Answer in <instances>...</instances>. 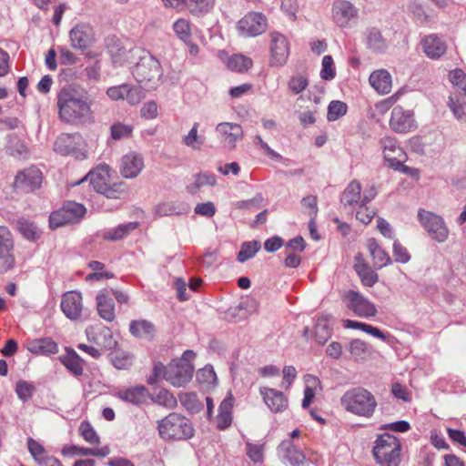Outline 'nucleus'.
Returning <instances> with one entry per match:
<instances>
[{
    "label": "nucleus",
    "instance_id": "28",
    "mask_svg": "<svg viewBox=\"0 0 466 466\" xmlns=\"http://www.w3.org/2000/svg\"><path fill=\"white\" fill-rule=\"evenodd\" d=\"M234 404V397L229 393L220 403L218 407V414L217 416V427L219 430H225L231 425L232 422V408Z\"/></svg>",
    "mask_w": 466,
    "mask_h": 466
},
{
    "label": "nucleus",
    "instance_id": "13",
    "mask_svg": "<svg viewBox=\"0 0 466 466\" xmlns=\"http://www.w3.org/2000/svg\"><path fill=\"white\" fill-rule=\"evenodd\" d=\"M194 367L183 361H174L167 366V381L175 387H183L193 376Z\"/></svg>",
    "mask_w": 466,
    "mask_h": 466
},
{
    "label": "nucleus",
    "instance_id": "41",
    "mask_svg": "<svg viewBox=\"0 0 466 466\" xmlns=\"http://www.w3.org/2000/svg\"><path fill=\"white\" fill-rule=\"evenodd\" d=\"M380 145L382 148L384 158L392 156L405 157L404 150L400 147L395 137H384L380 140Z\"/></svg>",
    "mask_w": 466,
    "mask_h": 466
},
{
    "label": "nucleus",
    "instance_id": "31",
    "mask_svg": "<svg viewBox=\"0 0 466 466\" xmlns=\"http://www.w3.org/2000/svg\"><path fill=\"white\" fill-rule=\"evenodd\" d=\"M361 184L352 180L342 192L340 203L344 208L352 207L361 202Z\"/></svg>",
    "mask_w": 466,
    "mask_h": 466
},
{
    "label": "nucleus",
    "instance_id": "12",
    "mask_svg": "<svg viewBox=\"0 0 466 466\" xmlns=\"http://www.w3.org/2000/svg\"><path fill=\"white\" fill-rule=\"evenodd\" d=\"M269 36V64L271 66H283L287 63L289 56L288 39L284 35L279 32H271Z\"/></svg>",
    "mask_w": 466,
    "mask_h": 466
},
{
    "label": "nucleus",
    "instance_id": "7",
    "mask_svg": "<svg viewBox=\"0 0 466 466\" xmlns=\"http://www.w3.org/2000/svg\"><path fill=\"white\" fill-rule=\"evenodd\" d=\"M360 15L359 8L349 0H334L331 5V19L341 29L350 28Z\"/></svg>",
    "mask_w": 466,
    "mask_h": 466
},
{
    "label": "nucleus",
    "instance_id": "44",
    "mask_svg": "<svg viewBox=\"0 0 466 466\" xmlns=\"http://www.w3.org/2000/svg\"><path fill=\"white\" fill-rule=\"evenodd\" d=\"M253 65L252 60L240 54L231 56L227 62V66L238 73L248 71Z\"/></svg>",
    "mask_w": 466,
    "mask_h": 466
},
{
    "label": "nucleus",
    "instance_id": "43",
    "mask_svg": "<svg viewBox=\"0 0 466 466\" xmlns=\"http://www.w3.org/2000/svg\"><path fill=\"white\" fill-rule=\"evenodd\" d=\"M62 363L74 375L80 376L83 374L82 360L74 350H67V354L62 359Z\"/></svg>",
    "mask_w": 466,
    "mask_h": 466
},
{
    "label": "nucleus",
    "instance_id": "49",
    "mask_svg": "<svg viewBox=\"0 0 466 466\" xmlns=\"http://www.w3.org/2000/svg\"><path fill=\"white\" fill-rule=\"evenodd\" d=\"M152 400L167 409H174L177 405V399L167 390L161 389L152 396Z\"/></svg>",
    "mask_w": 466,
    "mask_h": 466
},
{
    "label": "nucleus",
    "instance_id": "17",
    "mask_svg": "<svg viewBox=\"0 0 466 466\" xmlns=\"http://www.w3.org/2000/svg\"><path fill=\"white\" fill-rule=\"evenodd\" d=\"M216 132L218 134L220 141L230 150L234 149L237 143L244 137L242 127L236 123H219L216 127Z\"/></svg>",
    "mask_w": 466,
    "mask_h": 466
},
{
    "label": "nucleus",
    "instance_id": "20",
    "mask_svg": "<svg viewBox=\"0 0 466 466\" xmlns=\"http://www.w3.org/2000/svg\"><path fill=\"white\" fill-rule=\"evenodd\" d=\"M259 393L272 412H282L288 408V399L281 391L272 388L260 387Z\"/></svg>",
    "mask_w": 466,
    "mask_h": 466
},
{
    "label": "nucleus",
    "instance_id": "21",
    "mask_svg": "<svg viewBox=\"0 0 466 466\" xmlns=\"http://www.w3.org/2000/svg\"><path fill=\"white\" fill-rule=\"evenodd\" d=\"M69 36L74 48L86 49L93 40V28L88 24H78L71 29Z\"/></svg>",
    "mask_w": 466,
    "mask_h": 466
},
{
    "label": "nucleus",
    "instance_id": "1",
    "mask_svg": "<svg viewBox=\"0 0 466 466\" xmlns=\"http://www.w3.org/2000/svg\"><path fill=\"white\" fill-rule=\"evenodd\" d=\"M59 119L66 124L85 123L92 116L91 101L86 90L71 84L60 89L56 96Z\"/></svg>",
    "mask_w": 466,
    "mask_h": 466
},
{
    "label": "nucleus",
    "instance_id": "9",
    "mask_svg": "<svg viewBox=\"0 0 466 466\" xmlns=\"http://www.w3.org/2000/svg\"><path fill=\"white\" fill-rule=\"evenodd\" d=\"M418 218L431 238L440 243L447 240L449 229L441 217L432 212L420 209Z\"/></svg>",
    "mask_w": 466,
    "mask_h": 466
},
{
    "label": "nucleus",
    "instance_id": "55",
    "mask_svg": "<svg viewBox=\"0 0 466 466\" xmlns=\"http://www.w3.org/2000/svg\"><path fill=\"white\" fill-rule=\"evenodd\" d=\"M347 113V105L344 102L334 100L328 106L327 118L329 121H336Z\"/></svg>",
    "mask_w": 466,
    "mask_h": 466
},
{
    "label": "nucleus",
    "instance_id": "51",
    "mask_svg": "<svg viewBox=\"0 0 466 466\" xmlns=\"http://www.w3.org/2000/svg\"><path fill=\"white\" fill-rule=\"evenodd\" d=\"M35 387L33 383L26 380H18L15 384V393L20 400L26 402L35 392Z\"/></svg>",
    "mask_w": 466,
    "mask_h": 466
},
{
    "label": "nucleus",
    "instance_id": "36",
    "mask_svg": "<svg viewBox=\"0 0 466 466\" xmlns=\"http://www.w3.org/2000/svg\"><path fill=\"white\" fill-rule=\"evenodd\" d=\"M16 228L25 238L30 241H35L41 236V231L38 229L36 225L24 218L17 220Z\"/></svg>",
    "mask_w": 466,
    "mask_h": 466
},
{
    "label": "nucleus",
    "instance_id": "45",
    "mask_svg": "<svg viewBox=\"0 0 466 466\" xmlns=\"http://www.w3.org/2000/svg\"><path fill=\"white\" fill-rule=\"evenodd\" d=\"M6 152L15 158H25L27 157V149L25 145L16 136L8 137V144L6 146Z\"/></svg>",
    "mask_w": 466,
    "mask_h": 466
},
{
    "label": "nucleus",
    "instance_id": "64",
    "mask_svg": "<svg viewBox=\"0 0 466 466\" xmlns=\"http://www.w3.org/2000/svg\"><path fill=\"white\" fill-rule=\"evenodd\" d=\"M181 213H182V211L177 208L175 203L164 202V203L158 204L155 208V214L159 217L178 215Z\"/></svg>",
    "mask_w": 466,
    "mask_h": 466
},
{
    "label": "nucleus",
    "instance_id": "61",
    "mask_svg": "<svg viewBox=\"0 0 466 466\" xmlns=\"http://www.w3.org/2000/svg\"><path fill=\"white\" fill-rule=\"evenodd\" d=\"M79 431L83 439L90 444H98L99 437L92 425L87 421L80 424Z\"/></svg>",
    "mask_w": 466,
    "mask_h": 466
},
{
    "label": "nucleus",
    "instance_id": "19",
    "mask_svg": "<svg viewBox=\"0 0 466 466\" xmlns=\"http://www.w3.org/2000/svg\"><path fill=\"white\" fill-rule=\"evenodd\" d=\"M278 453L289 466H306L304 453L291 441H284L278 447Z\"/></svg>",
    "mask_w": 466,
    "mask_h": 466
},
{
    "label": "nucleus",
    "instance_id": "40",
    "mask_svg": "<svg viewBox=\"0 0 466 466\" xmlns=\"http://www.w3.org/2000/svg\"><path fill=\"white\" fill-rule=\"evenodd\" d=\"M354 268L364 286L372 287L378 281V274L366 262L355 263Z\"/></svg>",
    "mask_w": 466,
    "mask_h": 466
},
{
    "label": "nucleus",
    "instance_id": "53",
    "mask_svg": "<svg viewBox=\"0 0 466 466\" xmlns=\"http://www.w3.org/2000/svg\"><path fill=\"white\" fill-rule=\"evenodd\" d=\"M258 309V302L254 298L247 297L241 300L238 306L230 308L228 314L235 317L240 310H245L248 314L255 312Z\"/></svg>",
    "mask_w": 466,
    "mask_h": 466
},
{
    "label": "nucleus",
    "instance_id": "22",
    "mask_svg": "<svg viewBox=\"0 0 466 466\" xmlns=\"http://www.w3.org/2000/svg\"><path fill=\"white\" fill-rule=\"evenodd\" d=\"M143 168V157L137 153L130 152L121 159L120 173L126 178L137 177Z\"/></svg>",
    "mask_w": 466,
    "mask_h": 466
},
{
    "label": "nucleus",
    "instance_id": "27",
    "mask_svg": "<svg viewBox=\"0 0 466 466\" xmlns=\"http://www.w3.org/2000/svg\"><path fill=\"white\" fill-rule=\"evenodd\" d=\"M422 47L427 56L432 59L441 57L447 50L444 41L435 35L426 36L422 41Z\"/></svg>",
    "mask_w": 466,
    "mask_h": 466
},
{
    "label": "nucleus",
    "instance_id": "10",
    "mask_svg": "<svg viewBox=\"0 0 466 466\" xmlns=\"http://www.w3.org/2000/svg\"><path fill=\"white\" fill-rule=\"evenodd\" d=\"M346 307L356 316L360 318H372L377 314L375 305L360 292L350 289L342 296Z\"/></svg>",
    "mask_w": 466,
    "mask_h": 466
},
{
    "label": "nucleus",
    "instance_id": "18",
    "mask_svg": "<svg viewBox=\"0 0 466 466\" xmlns=\"http://www.w3.org/2000/svg\"><path fill=\"white\" fill-rule=\"evenodd\" d=\"M42 183L41 171L32 167L18 173L15 179V187L24 192H32L38 188Z\"/></svg>",
    "mask_w": 466,
    "mask_h": 466
},
{
    "label": "nucleus",
    "instance_id": "37",
    "mask_svg": "<svg viewBox=\"0 0 466 466\" xmlns=\"http://www.w3.org/2000/svg\"><path fill=\"white\" fill-rule=\"evenodd\" d=\"M367 45L370 49L376 53H383L386 51L388 45L381 32L372 27L367 34Z\"/></svg>",
    "mask_w": 466,
    "mask_h": 466
},
{
    "label": "nucleus",
    "instance_id": "23",
    "mask_svg": "<svg viewBox=\"0 0 466 466\" xmlns=\"http://www.w3.org/2000/svg\"><path fill=\"white\" fill-rule=\"evenodd\" d=\"M109 167L106 165H100L96 169L88 172L81 180L76 184H81L86 180H89L93 188L102 194V192L108 186L107 180L109 178Z\"/></svg>",
    "mask_w": 466,
    "mask_h": 466
},
{
    "label": "nucleus",
    "instance_id": "56",
    "mask_svg": "<svg viewBox=\"0 0 466 466\" xmlns=\"http://www.w3.org/2000/svg\"><path fill=\"white\" fill-rule=\"evenodd\" d=\"M183 407L190 413H197L202 409V403L195 393H185L180 396Z\"/></svg>",
    "mask_w": 466,
    "mask_h": 466
},
{
    "label": "nucleus",
    "instance_id": "30",
    "mask_svg": "<svg viewBox=\"0 0 466 466\" xmlns=\"http://www.w3.org/2000/svg\"><path fill=\"white\" fill-rule=\"evenodd\" d=\"M369 81L371 86L380 94H388L391 89V76L385 69L372 72Z\"/></svg>",
    "mask_w": 466,
    "mask_h": 466
},
{
    "label": "nucleus",
    "instance_id": "25",
    "mask_svg": "<svg viewBox=\"0 0 466 466\" xmlns=\"http://www.w3.org/2000/svg\"><path fill=\"white\" fill-rule=\"evenodd\" d=\"M129 332L135 338L150 341L155 338L157 329L151 321L138 319L130 322Z\"/></svg>",
    "mask_w": 466,
    "mask_h": 466
},
{
    "label": "nucleus",
    "instance_id": "35",
    "mask_svg": "<svg viewBox=\"0 0 466 466\" xmlns=\"http://www.w3.org/2000/svg\"><path fill=\"white\" fill-rule=\"evenodd\" d=\"M215 0H186V8L195 16H204L214 8Z\"/></svg>",
    "mask_w": 466,
    "mask_h": 466
},
{
    "label": "nucleus",
    "instance_id": "38",
    "mask_svg": "<svg viewBox=\"0 0 466 466\" xmlns=\"http://www.w3.org/2000/svg\"><path fill=\"white\" fill-rule=\"evenodd\" d=\"M343 327L346 329H360L368 334L372 335L373 337H376L378 339H380L384 341L388 340L389 335L383 333L380 329L373 327L371 325L359 322L355 320L346 319L343 321Z\"/></svg>",
    "mask_w": 466,
    "mask_h": 466
},
{
    "label": "nucleus",
    "instance_id": "15",
    "mask_svg": "<svg viewBox=\"0 0 466 466\" xmlns=\"http://www.w3.org/2000/svg\"><path fill=\"white\" fill-rule=\"evenodd\" d=\"M390 127L397 133H407L416 127L414 113L400 106L393 107L390 119Z\"/></svg>",
    "mask_w": 466,
    "mask_h": 466
},
{
    "label": "nucleus",
    "instance_id": "63",
    "mask_svg": "<svg viewBox=\"0 0 466 466\" xmlns=\"http://www.w3.org/2000/svg\"><path fill=\"white\" fill-rule=\"evenodd\" d=\"M145 97L141 86H130L127 85L126 100L130 105H137Z\"/></svg>",
    "mask_w": 466,
    "mask_h": 466
},
{
    "label": "nucleus",
    "instance_id": "32",
    "mask_svg": "<svg viewBox=\"0 0 466 466\" xmlns=\"http://www.w3.org/2000/svg\"><path fill=\"white\" fill-rule=\"evenodd\" d=\"M28 350L37 355L55 354L58 351V346L50 338L36 339L29 342Z\"/></svg>",
    "mask_w": 466,
    "mask_h": 466
},
{
    "label": "nucleus",
    "instance_id": "42",
    "mask_svg": "<svg viewBox=\"0 0 466 466\" xmlns=\"http://www.w3.org/2000/svg\"><path fill=\"white\" fill-rule=\"evenodd\" d=\"M448 107L452 112L454 117L461 123H466V102L457 96H450Z\"/></svg>",
    "mask_w": 466,
    "mask_h": 466
},
{
    "label": "nucleus",
    "instance_id": "6",
    "mask_svg": "<svg viewBox=\"0 0 466 466\" xmlns=\"http://www.w3.org/2000/svg\"><path fill=\"white\" fill-rule=\"evenodd\" d=\"M86 213L84 205L75 201H66L61 208L51 213L49 226L55 229L67 224H76L82 220Z\"/></svg>",
    "mask_w": 466,
    "mask_h": 466
},
{
    "label": "nucleus",
    "instance_id": "34",
    "mask_svg": "<svg viewBox=\"0 0 466 466\" xmlns=\"http://www.w3.org/2000/svg\"><path fill=\"white\" fill-rule=\"evenodd\" d=\"M88 339L95 341L97 345L102 346L106 350L113 349L116 345V341L113 338L112 331L107 327H100L96 336L91 338V330L86 329Z\"/></svg>",
    "mask_w": 466,
    "mask_h": 466
},
{
    "label": "nucleus",
    "instance_id": "2",
    "mask_svg": "<svg viewBox=\"0 0 466 466\" xmlns=\"http://www.w3.org/2000/svg\"><path fill=\"white\" fill-rule=\"evenodd\" d=\"M133 57H137L138 62L132 69L135 79L147 90H156L162 83L163 70L159 61L149 52L141 48L129 50Z\"/></svg>",
    "mask_w": 466,
    "mask_h": 466
},
{
    "label": "nucleus",
    "instance_id": "50",
    "mask_svg": "<svg viewBox=\"0 0 466 466\" xmlns=\"http://www.w3.org/2000/svg\"><path fill=\"white\" fill-rule=\"evenodd\" d=\"M110 360L114 367L117 370L128 369L133 364L132 356L123 350H115L110 353Z\"/></svg>",
    "mask_w": 466,
    "mask_h": 466
},
{
    "label": "nucleus",
    "instance_id": "5",
    "mask_svg": "<svg viewBox=\"0 0 466 466\" xmlns=\"http://www.w3.org/2000/svg\"><path fill=\"white\" fill-rule=\"evenodd\" d=\"M400 449V442L394 435L384 433L376 440L372 452L380 465L399 466Z\"/></svg>",
    "mask_w": 466,
    "mask_h": 466
},
{
    "label": "nucleus",
    "instance_id": "4",
    "mask_svg": "<svg viewBox=\"0 0 466 466\" xmlns=\"http://www.w3.org/2000/svg\"><path fill=\"white\" fill-rule=\"evenodd\" d=\"M157 431L164 441L189 440L195 430L190 420L179 413L172 412L157 421Z\"/></svg>",
    "mask_w": 466,
    "mask_h": 466
},
{
    "label": "nucleus",
    "instance_id": "46",
    "mask_svg": "<svg viewBox=\"0 0 466 466\" xmlns=\"http://www.w3.org/2000/svg\"><path fill=\"white\" fill-rule=\"evenodd\" d=\"M217 182L216 176L212 173L202 172L195 176V182L187 186L190 194H196L201 187L214 186Z\"/></svg>",
    "mask_w": 466,
    "mask_h": 466
},
{
    "label": "nucleus",
    "instance_id": "60",
    "mask_svg": "<svg viewBox=\"0 0 466 466\" xmlns=\"http://www.w3.org/2000/svg\"><path fill=\"white\" fill-rule=\"evenodd\" d=\"M320 77L324 80H332L335 76L334 61L331 56L327 55L322 58Z\"/></svg>",
    "mask_w": 466,
    "mask_h": 466
},
{
    "label": "nucleus",
    "instance_id": "26",
    "mask_svg": "<svg viewBox=\"0 0 466 466\" xmlns=\"http://www.w3.org/2000/svg\"><path fill=\"white\" fill-rule=\"evenodd\" d=\"M115 396L125 402L138 406L146 401L147 389L144 386L120 389Z\"/></svg>",
    "mask_w": 466,
    "mask_h": 466
},
{
    "label": "nucleus",
    "instance_id": "48",
    "mask_svg": "<svg viewBox=\"0 0 466 466\" xmlns=\"http://www.w3.org/2000/svg\"><path fill=\"white\" fill-rule=\"evenodd\" d=\"M260 242L258 240L243 242L238 254V260L240 263L246 262L247 260L252 258L260 249Z\"/></svg>",
    "mask_w": 466,
    "mask_h": 466
},
{
    "label": "nucleus",
    "instance_id": "29",
    "mask_svg": "<svg viewBox=\"0 0 466 466\" xmlns=\"http://www.w3.org/2000/svg\"><path fill=\"white\" fill-rule=\"evenodd\" d=\"M367 248L373 260V266L376 268H382L391 264V258L389 254L378 244L375 238H369Z\"/></svg>",
    "mask_w": 466,
    "mask_h": 466
},
{
    "label": "nucleus",
    "instance_id": "14",
    "mask_svg": "<svg viewBox=\"0 0 466 466\" xmlns=\"http://www.w3.org/2000/svg\"><path fill=\"white\" fill-rule=\"evenodd\" d=\"M60 308L70 320L80 319L84 308L82 294L77 290L66 291L62 295Z\"/></svg>",
    "mask_w": 466,
    "mask_h": 466
},
{
    "label": "nucleus",
    "instance_id": "58",
    "mask_svg": "<svg viewBox=\"0 0 466 466\" xmlns=\"http://www.w3.org/2000/svg\"><path fill=\"white\" fill-rule=\"evenodd\" d=\"M132 131H133L132 126L125 125L120 122L113 124L110 127L111 137L114 140H120L123 138H127L131 136Z\"/></svg>",
    "mask_w": 466,
    "mask_h": 466
},
{
    "label": "nucleus",
    "instance_id": "59",
    "mask_svg": "<svg viewBox=\"0 0 466 466\" xmlns=\"http://www.w3.org/2000/svg\"><path fill=\"white\" fill-rule=\"evenodd\" d=\"M247 455L254 463H262L264 461V445L246 442Z\"/></svg>",
    "mask_w": 466,
    "mask_h": 466
},
{
    "label": "nucleus",
    "instance_id": "24",
    "mask_svg": "<svg viewBox=\"0 0 466 466\" xmlns=\"http://www.w3.org/2000/svg\"><path fill=\"white\" fill-rule=\"evenodd\" d=\"M96 300L99 317L107 322H112L116 318L115 304L107 290H100Z\"/></svg>",
    "mask_w": 466,
    "mask_h": 466
},
{
    "label": "nucleus",
    "instance_id": "33",
    "mask_svg": "<svg viewBox=\"0 0 466 466\" xmlns=\"http://www.w3.org/2000/svg\"><path fill=\"white\" fill-rule=\"evenodd\" d=\"M139 226L138 222L132 221L125 224H120L117 227L104 232L103 238L110 241H116L123 239L128 236L132 231L136 230Z\"/></svg>",
    "mask_w": 466,
    "mask_h": 466
},
{
    "label": "nucleus",
    "instance_id": "8",
    "mask_svg": "<svg viewBox=\"0 0 466 466\" xmlns=\"http://www.w3.org/2000/svg\"><path fill=\"white\" fill-rule=\"evenodd\" d=\"M84 141L77 134H61L54 143V150L61 156H73L76 159H85Z\"/></svg>",
    "mask_w": 466,
    "mask_h": 466
},
{
    "label": "nucleus",
    "instance_id": "57",
    "mask_svg": "<svg viewBox=\"0 0 466 466\" xmlns=\"http://www.w3.org/2000/svg\"><path fill=\"white\" fill-rule=\"evenodd\" d=\"M309 86L308 77L300 74L292 76L289 82L288 87L293 94H300Z\"/></svg>",
    "mask_w": 466,
    "mask_h": 466
},
{
    "label": "nucleus",
    "instance_id": "54",
    "mask_svg": "<svg viewBox=\"0 0 466 466\" xmlns=\"http://www.w3.org/2000/svg\"><path fill=\"white\" fill-rule=\"evenodd\" d=\"M173 29L178 38L185 43H188L191 38V30L189 22L186 19L180 18L173 25Z\"/></svg>",
    "mask_w": 466,
    "mask_h": 466
},
{
    "label": "nucleus",
    "instance_id": "39",
    "mask_svg": "<svg viewBox=\"0 0 466 466\" xmlns=\"http://www.w3.org/2000/svg\"><path fill=\"white\" fill-rule=\"evenodd\" d=\"M331 336L329 317L322 316L317 319L315 325V338L319 344H325Z\"/></svg>",
    "mask_w": 466,
    "mask_h": 466
},
{
    "label": "nucleus",
    "instance_id": "3",
    "mask_svg": "<svg viewBox=\"0 0 466 466\" xmlns=\"http://www.w3.org/2000/svg\"><path fill=\"white\" fill-rule=\"evenodd\" d=\"M342 408L356 416L371 418L378 406L375 396L363 387L346 390L340 398Z\"/></svg>",
    "mask_w": 466,
    "mask_h": 466
},
{
    "label": "nucleus",
    "instance_id": "62",
    "mask_svg": "<svg viewBox=\"0 0 466 466\" xmlns=\"http://www.w3.org/2000/svg\"><path fill=\"white\" fill-rule=\"evenodd\" d=\"M127 193V186L124 182L114 183L106 187L102 192L107 198H121Z\"/></svg>",
    "mask_w": 466,
    "mask_h": 466
},
{
    "label": "nucleus",
    "instance_id": "47",
    "mask_svg": "<svg viewBox=\"0 0 466 466\" xmlns=\"http://www.w3.org/2000/svg\"><path fill=\"white\" fill-rule=\"evenodd\" d=\"M198 123H194L187 135L182 138L183 144L194 150H199L204 144V137L198 134Z\"/></svg>",
    "mask_w": 466,
    "mask_h": 466
},
{
    "label": "nucleus",
    "instance_id": "11",
    "mask_svg": "<svg viewBox=\"0 0 466 466\" xmlns=\"http://www.w3.org/2000/svg\"><path fill=\"white\" fill-rule=\"evenodd\" d=\"M268 27L267 17L258 12H249L237 25L239 34L243 36H257L263 34Z\"/></svg>",
    "mask_w": 466,
    "mask_h": 466
},
{
    "label": "nucleus",
    "instance_id": "16",
    "mask_svg": "<svg viewBox=\"0 0 466 466\" xmlns=\"http://www.w3.org/2000/svg\"><path fill=\"white\" fill-rule=\"evenodd\" d=\"M14 238L11 231L5 226H0V268L7 271L15 265L13 255Z\"/></svg>",
    "mask_w": 466,
    "mask_h": 466
},
{
    "label": "nucleus",
    "instance_id": "52",
    "mask_svg": "<svg viewBox=\"0 0 466 466\" xmlns=\"http://www.w3.org/2000/svg\"><path fill=\"white\" fill-rule=\"evenodd\" d=\"M27 448L33 459L38 464H41L49 457L45 456L46 450L44 446L31 437L27 439Z\"/></svg>",
    "mask_w": 466,
    "mask_h": 466
}]
</instances>
